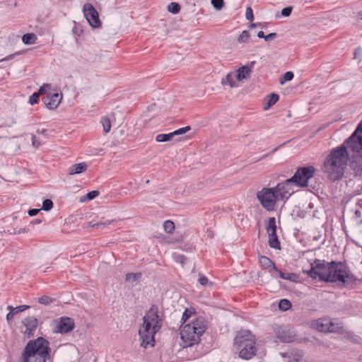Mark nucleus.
I'll use <instances>...</instances> for the list:
<instances>
[{
    "instance_id": "1",
    "label": "nucleus",
    "mask_w": 362,
    "mask_h": 362,
    "mask_svg": "<svg viewBox=\"0 0 362 362\" xmlns=\"http://www.w3.org/2000/svg\"><path fill=\"white\" fill-rule=\"evenodd\" d=\"M306 272L313 279L318 278L322 281L338 283L344 286L351 284L356 281L346 265L341 262H327L316 259L311 264V269Z\"/></svg>"
},
{
    "instance_id": "2",
    "label": "nucleus",
    "mask_w": 362,
    "mask_h": 362,
    "mask_svg": "<svg viewBox=\"0 0 362 362\" xmlns=\"http://www.w3.org/2000/svg\"><path fill=\"white\" fill-rule=\"evenodd\" d=\"M315 171L313 166L299 168L293 177L278 183L273 188L279 201L287 200L295 192V187H307L309 180L314 177Z\"/></svg>"
},
{
    "instance_id": "3",
    "label": "nucleus",
    "mask_w": 362,
    "mask_h": 362,
    "mask_svg": "<svg viewBox=\"0 0 362 362\" xmlns=\"http://www.w3.org/2000/svg\"><path fill=\"white\" fill-rule=\"evenodd\" d=\"M349 156L345 144L332 149L322 165V172L329 180L336 181L344 176Z\"/></svg>"
},
{
    "instance_id": "4",
    "label": "nucleus",
    "mask_w": 362,
    "mask_h": 362,
    "mask_svg": "<svg viewBox=\"0 0 362 362\" xmlns=\"http://www.w3.org/2000/svg\"><path fill=\"white\" fill-rule=\"evenodd\" d=\"M162 321V316L158 313V306L151 305L144 316L143 325L139 330L141 346L147 348L149 344L154 346L155 334L161 328Z\"/></svg>"
},
{
    "instance_id": "5",
    "label": "nucleus",
    "mask_w": 362,
    "mask_h": 362,
    "mask_svg": "<svg viewBox=\"0 0 362 362\" xmlns=\"http://www.w3.org/2000/svg\"><path fill=\"white\" fill-rule=\"evenodd\" d=\"M49 343L42 337L29 341L22 353V362H46L49 358Z\"/></svg>"
},
{
    "instance_id": "6",
    "label": "nucleus",
    "mask_w": 362,
    "mask_h": 362,
    "mask_svg": "<svg viewBox=\"0 0 362 362\" xmlns=\"http://www.w3.org/2000/svg\"><path fill=\"white\" fill-rule=\"evenodd\" d=\"M234 347L239 351L240 358L251 359L257 353L255 336L249 330H240L234 339Z\"/></svg>"
},
{
    "instance_id": "7",
    "label": "nucleus",
    "mask_w": 362,
    "mask_h": 362,
    "mask_svg": "<svg viewBox=\"0 0 362 362\" xmlns=\"http://www.w3.org/2000/svg\"><path fill=\"white\" fill-rule=\"evenodd\" d=\"M206 329V322L202 317H195L189 324L184 325L180 337L186 346L198 344L200 337Z\"/></svg>"
},
{
    "instance_id": "8",
    "label": "nucleus",
    "mask_w": 362,
    "mask_h": 362,
    "mask_svg": "<svg viewBox=\"0 0 362 362\" xmlns=\"http://www.w3.org/2000/svg\"><path fill=\"white\" fill-rule=\"evenodd\" d=\"M352 153L353 158H362V121L354 133L342 144Z\"/></svg>"
},
{
    "instance_id": "9",
    "label": "nucleus",
    "mask_w": 362,
    "mask_h": 362,
    "mask_svg": "<svg viewBox=\"0 0 362 362\" xmlns=\"http://www.w3.org/2000/svg\"><path fill=\"white\" fill-rule=\"evenodd\" d=\"M256 197L261 206L268 211L275 210L279 202L273 187H263L257 192Z\"/></svg>"
},
{
    "instance_id": "10",
    "label": "nucleus",
    "mask_w": 362,
    "mask_h": 362,
    "mask_svg": "<svg viewBox=\"0 0 362 362\" xmlns=\"http://www.w3.org/2000/svg\"><path fill=\"white\" fill-rule=\"evenodd\" d=\"M83 11L86 20L93 28H98L100 25L98 13L93 6L86 3L83 6Z\"/></svg>"
},
{
    "instance_id": "11",
    "label": "nucleus",
    "mask_w": 362,
    "mask_h": 362,
    "mask_svg": "<svg viewBox=\"0 0 362 362\" xmlns=\"http://www.w3.org/2000/svg\"><path fill=\"white\" fill-rule=\"evenodd\" d=\"M74 328V322L69 317H62L57 323L54 332L56 333L66 334Z\"/></svg>"
},
{
    "instance_id": "12",
    "label": "nucleus",
    "mask_w": 362,
    "mask_h": 362,
    "mask_svg": "<svg viewBox=\"0 0 362 362\" xmlns=\"http://www.w3.org/2000/svg\"><path fill=\"white\" fill-rule=\"evenodd\" d=\"M276 337L284 343H291L298 340L295 331L288 328L279 329L276 331Z\"/></svg>"
},
{
    "instance_id": "13",
    "label": "nucleus",
    "mask_w": 362,
    "mask_h": 362,
    "mask_svg": "<svg viewBox=\"0 0 362 362\" xmlns=\"http://www.w3.org/2000/svg\"><path fill=\"white\" fill-rule=\"evenodd\" d=\"M62 100V93H48L47 96L43 98V102L48 109L54 110L59 106Z\"/></svg>"
},
{
    "instance_id": "14",
    "label": "nucleus",
    "mask_w": 362,
    "mask_h": 362,
    "mask_svg": "<svg viewBox=\"0 0 362 362\" xmlns=\"http://www.w3.org/2000/svg\"><path fill=\"white\" fill-rule=\"evenodd\" d=\"M25 329L23 331L25 337L29 338L34 335L37 327V320L34 317H28L23 321Z\"/></svg>"
},
{
    "instance_id": "15",
    "label": "nucleus",
    "mask_w": 362,
    "mask_h": 362,
    "mask_svg": "<svg viewBox=\"0 0 362 362\" xmlns=\"http://www.w3.org/2000/svg\"><path fill=\"white\" fill-rule=\"evenodd\" d=\"M255 64V62H251L250 65H245L240 67L237 70V73L235 75V78L241 81L244 79H248L250 77V74L252 72V69L254 66V64Z\"/></svg>"
},
{
    "instance_id": "16",
    "label": "nucleus",
    "mask_w": 362,
    "mask_h": 362,
    "mask_svg": "<svg viewBox=\"0 0 362 362\" xmlns=\"http://www.w3.org/2000/svg\"><path fill=\"white\" fill-rule=\"evenodd\" d=\"M344 327L341 321L335 318H329L328 332H334L341 334H344Z\"/></svg>"
},
{
    "instance_id": "17",
    "label": "nucleus",
    "mask_w": 362,
    "mask_h": 362,
    "mask_svg": "<svg viewBox=\"0 0 362 362\" xmlns=\"http://www.w3.org/2000/svg\"><path fill=\"white\" fill-rule=\"evenodd\" d=\"M88 168V165L86 163H76L70 166L68 169V173L70 175H73L75 174H79L83 172H85Z\"/></svg>"
},
{
    "instance_id": "18",
    "label": "nucleus",
    "mask_w": 362,
    "mask_h": 362,
    "mask_svg": "<svg viewBox=\"0 0 362 362\" xmlns=\"http://www.w3.org/2000/svg\"><path fill=\"white\" fill-rule=\"evenodd\" d=\"M235 78V74L228 73L224 78H222L221 83L223 86H229L230 88H236L238 86V84L236 83Z\"/></svg>"
},
{
    "instance_id": "19",
    "label": "nucleus",
    "mask_w": 362,
    "mask_h": 362,
    "mask_svg": "<svg viewBox=\"0 0 362 362\" xmlns=\"http://www.w3.org/2000/svg\"><path fill=\"white\" fill-rule=\"evenodd\" d=\"M259 260L262 267L265 268H270L269 271L270 273H272V271H278V269L276 267L274 262L269 257L260 256Z\"/></svg>"
},
{
    "instance_id": "20",
    "label": "nucleus",
    "mask_w": 362,
    "mask_h": 362,
    "mask_svg": "<svg viewBox=\"0 0 362 362\" xmlns=\"http://www.w3.org/2000/svg\"><path fill=\"white\" fill-rule=\"evenodd\" d=\"M329 318H321L316 321L315 327L319 332H328Z\"/></svg>"
},
{
    "instance_id": "21",
    "label": "nucleus",
    "mask_w": 362,
    "mask_h": 362,
    "mask_svg": "<svg viewBox=\"0 0 362 362\" xmlns=\"http://www.w3.org/2000/svg\"><path fill=\"white\" fill-rule=\"evenodd\" d=\"M141 274L140 273H129L126 274L125 280L132 286H134L139 281Z\"/></svg>"
},
{
    "instance_id": "22",
    "label": "nucleus",
    "mask_w": 362,
    "mask_h": 362,
    "mask_svg": "<svg viewBox=\"0 0 362 362\" xmlns=\"http://www.w3.org/2000/svg\"><path fill=\"white\" fill-rule=\"evenodd\" d=\"M268 235L269 246L274 249H280V243L278 240L276 233H274V234L268 233Z\"/></svg>"
},
{
    "instance_id": "23",
    "label": "nucleus",
    "mask_w": 362,
    "mask_h": 362,
    "mask_svg": "<svg viewBox=\"0 0 362 362\" xmlns=\"http://www.w3.org/2000/svg\"><path fill=\"white\" fill-rule=\"evenodd\" d=\"M266 229L268 233L274 234V233H276V219L274 217L269 218Z\"/></svg>"
},
{
    "instance_id": "24",
    "label": "nucleus",
    "mask_w": 362,
    "mask_h": 362,
    "mask_svg": "<svg viewBox=\"0 0 362 362\" xmlns=\"http://www.w3.org/2000/svg\"><path fill=\"white\" fill-rule=\"evenodd\" d=\"M37 40V36L34 33H27L23 35L22 41L25 45H32Z\"/></svg>"
},
{
    "instance_id": "25",
    "label": "nucleus",
    "mask_w": 362,
    "mask_h": 362,
    "mask_svg": "<svg viewBox=\"0 0 362 362\" xmlns=\"http://www.w3.org/2000/svg\"><path fill=\"white\" fill-rule=\"evenodd\" d=\"M174 136L173 132L169 134H158L156 137V141L157 142H165L171 141L173 139Z\"/></svg>"
},
{
    "instance_id": "26",
    "label": "nucleus",
    "mask_w": 362,
    "mask_h": 362,
    "mask_svg": "<svg viewBox=\"0 0 362 362\" xmlns=\"http://www.w3.org/2000/svg\"><path fill=\"white\" fill-rule=\"evenodd\" d=\"M100 122L103 127V131L105 134L108 133L111 129V122L110 118L107 116L102 117Z\"/></svg>"
},
{
    "instance_id": "27",
    "label": "nucleus",
    "mask_w": 362,
    "mask_h": 362,
    "mask_svg": "<svg viewBox=\"0 0 362 362\" xmlns=\"http://www.w3.org/2000/svg\"><path fill=\"white\" fill-rule=\"evenodd\" d=\"M99 192L96 190H93L87 193L85 196H83L81 197L80 201L81 202L90 201L95 198L97 196H98Z\"/></svg>"
},
{
    "instance_id": "28",
    "label": "nucleus",
    "mask_w": 362,
    "mask_h": 362,
    "mask_svg": "<svg viewBox=\"0 0 362 362\" xmlns=\"http://www.w3.org/2000/svg\"><path fill=\"white\" fill-rule=\"evenodd\" d=\"M268 102H267V106L264 107V109H267L269 107L274 105L278 100H279V95L276 93H272L268 96Z\"/></svg>"
},
{
    "instance_id": "29",
    "label": "nucleus",
    "mask_w": 362,
    "mask_h": 362,
    "mask_svg": "<svg viewBox=\"0 0 362 362\" xmlns=\"http://www.w3.org/2000/svg\"><path fill=\"white\" fill-rule=\"evenodd\" d=\"M291 307V302L287 299H282L279 303V308L281 310L286 311Z\"/></svg>"
},
{
    "instance_id": "30",
    "label": "nucleus",
    "mask_w": 362,
    "mask_h": 362,
    "mask_svg": "<svg viewBox=\"0 0 362 362\" xmlns=\"http://www.w3.org/2000/svg\"><path fill=\"white\" fill-rule=\"evenodd\" d=\"M275 272L279 274V277L282 279H288L290 281H294V278H296V274H293V273L285 274L279 269H278V271H275Z\"/></svg>"
},
{
    "instance_id": "31",
    "label": "nucleus",
    "mask_w": 362,
    "mask_h": 362,
    "mask_svg": "<svg viewBox=\"0 0 362 362\" xmlns=\"http://www.w3.org/2000/svg\"><path fill=\"white\" fill-rule=\"evenodd\" d=\"M250 38V33L247 30H244L238 37V42L240 43H246L248 42Z\"/></svg>"
},
{
    "instance_id": "32",
    "label": "nucleus",
    "mask_w": 362,
    "mask_h": 362,
    "mask_svg": "<svg viewBox=\"0 0 362 362\" xmlns=\"http://www.w3.org/2000/svg\"><path fill=\"white\" fill-rule=\"evenodd\" d=\"M163 228L168 233H171L175 229V224L171 221H165L163 223Z\"/></svg>"
},
{
    "instance_id": "33",
    "label": "nucleus",
    "mask_w": 362,
    "mask_h": 362,
    "mask_svg": "<svg viewBox=\"0 0 362 362\" xmlns=\"http://www.w3.org/2000/svg\"><path fill=\"white\" fill-rule=\"evenodd\" d=\"M29 308H30V306L29 305H19V306H17L16 308H13L11 305H8L7 307V309L9 310H11V311H14V313L16 314H18V313L23 312V311L28 309Z\"/></svg>"
},
{
    "instance_id": "34",
    "label": "nucleus",
    "mask_w": 362,
    "mask_h": 362,
    "mask_svg": "<svg viewBox=\"0 0 362 362\" xmlns=\"http://www.w3.org/2000/svg\"><path fill=\"white\" fill-rule=\"evenodd\" d=\"M168 9L169 12L175 14L180 11V6L179 4L176 2H172L168 5Z\"/></svg>"
},
{
    "instance_id": "35",
    "label": "nucleus",
    "mask_w": 362,
    "mask_h": 362,
    "mask_svg": "<svg viewBox=\"0 0 362 362\" xmlns=\"http://www.w3.org/2000/svg\"><path fill=\"white\" fill-rule=\"evenodd\" d=\"M194 313L193 308H187L182 314V320L185 322Z\"/></svg>"
},
{
    "instance_id": "36",
    "label": "nucleus",
    "mask_w": 362,
    "mask_h": 362,
    "mask_svg": "<svg viewBox=\"0 0 362 362\" xmlns=\"http://www.w3.org/2000/svg\"><path fill=\"white\" fill-rule=\"evenodd\" d=\"M53 207V202L51 199H47L43 201L42 206V210L44 211H49Z\"/></svg>"
},
{
    "instance_id": "37",
    "label": "nucleus",
    "mask_w": 362,
    "mask_h": 362,
    "mask_svg": "<svg viewBox=\"0 0 362 362\" xmlns=\"http://www.w3.org/2000/svg\"><path fill=\"white\" fill-rule=\"evenodd\" d=\"M53 298L47 296H43L38 299V303L45 305H49L53 302Z\"/></svg>"
},
{
    "instance_id": "38",
    "label": "nucleus",
    "mask_w": 362,
    "mask_h": 362,
    "mask_svg": "<svg viewBox=\"0 0 362 362\" xmlns=\"http://www.w3.org/2000/svg\"><path fill=\"white\" fill-rule=\"evenodd\" d=\"M52 86L49 83L43 84L39 89L37 93L38 95H44L48 93L51 90Z\"/></svg>"
},
{
    "instance_id": "39",
    "label": "nucleus",
    "mask_w": 362,
    "mask_h": 362,
    "mask_svg": "<svg viewBox=\"0 0 362 362\" xmlns=\"http://www.w3.org/2000/svg\"><path fill=\"white\" fill-rule=\"evenodd\" d=\"M211 3L212 6L218 11L223 8L224 6V1L223 0H211Z\"/></svg>"
},
{
    "instance_id": "40",
    "label": "nucleus",
    "mask_w": 362,
    "mask_h": 362,
    "mask_svg": "<svg viewBox=\"0 0 362 362\" xmlns=\"http://www.w3.org/2000/svg\"><path fill=\"white\" fill-rule=\"evenodd\" d=\"M293 73L291 71H287L286 72L283 78L280 80V83L283 84L286 81H291L293 78Z\"/></svg>"
},
{
    "instance_id": "41",
    "label": "nucleus",
    "mask_w": 362,
    "mask_h": 362,
    "mask_svg": "<svg viewBox=\"0 0 362 362\" xmlns=\"http://www.w3.org/2000/svg\"><path fill=\"white\" fill-rule=\"evenodd\" d=\"M190 129H191V127L189 126H187V127L180 128L177 130L173 132V136H175L184 134L187 133V132H189Z\"/></svg>"
},
{
    "instance_id": "42",
    "label": "nucleus",
    "mask_w": 362,
    "mask_h": 362,
    "mask_svg": "<svg viewBox=\"0 0 362 362\" xmlns=\"http://www.w3.org/2000/svg\"><path fill=\"white\" fill-rule=\"evenodd\" d=\"M39 98H40V95H38L37 93H34L30 97V99H29V103L31 104V105H34V104H36L38 103V100H39Z\"/></svg>"
},
{
    "instance_id": "43",
    "label": "nucleus",
    "mask_w": 362,
    "mask_h": 362,
    "mask_svg": "<svg viewBox=\"0 0 362 362\" xmlns=\"http://www.w3.org/2000/svg\"><path fill=\"white\" fill-rule=\"evenodd\" d=\"M174 258L177 262L182 264H184L187 261V258L182 255H174Z\"/></svg>"
},
{
    "instance_id": "44",
    "label": "nucleus",
    "mask_w": 362,
    "mask_h": 362,
    "mask_svg": "<svg viewBox=\"0 0 362 362\" xmlns=\"http://www.w3.org/2000/svg\"><path fill=\"white\" fill-rule=\"evenodd\" d=\"M292 6H287L281 10V15L285 17H288L291 15L292 11Z\"/></svg>"
},
{
    "instance_id": "45",
    "label": "nucleus",
    "mask_w": 362,
    "mask_h": 362,
    "mask_svg": "<svg viewBox=\"0 0 362 362\" xmlns=\"http://www.w3.org/2000/svg\"><path fill=\"white\" fill-rule=\"evenodd\" d=\"M245 17L249 21H252L254 18L253 11L250 7H247L245 11Z\"/></svg>"
},
{
    "instance_id": "46",
    "label": "nucleus",
    "mask_w": 362,
    "mask_h": 362,
    "mask_svg": "<svg viewBox=\"0 0 362 362\" xmlns=\"http://www.w3.org/2000/svg\"><path fill=\"white\" fill-rule=\"evenodd\" d=\"M198 281L202 286H205L208 283V279L204 275L199 274Z\"/></svg>"
},
{
    "instance_id": "47",
    "label": "nucleus",
    "mask_w": 362,
    "mask_h": 362,
    "mask_svg": "<svg viewBox=\"0 0 362 362\" xmlns=\"http://www.w3.org/2000/svg\"><path fill=\"white\" fill-rule=\"evenodd\" d=\"M114 221H108L107 222H97V228L103 229L105 226L113 223Z\"/></svg>"
},
{
    "instance_id": "48",
    "label": "nucleus",
    "mask_w": 362,
    "mask_h": 362,
    "mask_svg": "<svg viewBox=\"0 0 362 362\" xmlns=\"http://www.w3.org/2000/svg\"><path fill=\"white\" fill-rule=\"evenodd\" d=\"M276 37V33H272L264 36V40L265 41H270L274 40Z\"/></svg>"
},
{
    "instance_id": "49",
    "label": "nucleus",
    "mask_w": 362,
    "mask_h": 362,
    "mask_svg": "<svg viewBox=\"0 0 362 362\" xmlns=\"http://www.w3.org/2000/svg\"><path fill=\"white\" fill-rule=\"evenodd\" d=\"M32 144L35 148H37L40 145V142L37 139L35 135L32 136Z\"/></svg>"
},
{
    "instance_id": "50",
    "label": "nucleus",
    "mask_w": 362,
    "mask_h": 362,
    "mask_svg": "<svg viewBox=\"0 0 362 362\" xmlns=\"http://www.w3.org/2000/svg\"><path fill=\"white\" fill-rule=\"evenodd\" d=\"M40 210L41 209H32L28 210V214L30 216H36L40 212Z\"/></svg>"
},
{
    "instance_id": "51",
    "label": "nucleus",
    "mask_w": 362,
    "mask_h": 362,
    "mask_svg": "<svg viewBox=\"0 0 362 362\" xmlns=\"http://www.w3.org/2000/svg\"><path fill=\"white\" fill-rule=\"evenodd\" d=\"M19 54V52H16L14 54H11L6 57H4V59H2L1 60H0V62H3V61H8V60H11L12 59L14 58L15 56Z\"/></svg>"
},
{
    "instance_id": "52",
    "label": "nucleus",
    "mask_w": 362,
    "mask_h": 362,
    "mask_svg": "<svg viewBox=\"0 0 362 362\" xmlns=\"http://www.w3.org/2000/svg\"><path fill=\"white\" fill-rule=\"evenodd\" d=\"M14 315H16V313H14V311H11V310H10V312L7 314L6 320H7L8 323H10V322L13 319Z\"/></svg>"
},
{
    "instance_id": "53",
    "label": "nucleus",
    "mask_w": 362,
    "mask_h": 362,
    "mask_svg": "<svg viewBox=\"0 0 362 362\" xmlns=\"http://www.w3.org/2000/svg\"><path fill=\"white\" fill-rule=\"evenodd\" d=\"M72 31L73 33L76 35V36H80L81 33V30H80L77 25H75L73 29H72Z\"/></svg>"
},
{
    "instance_id": "54",
    "label": "nucleus",
    "mask_w": 362,
    "mask_h": 362,
    "mask_svg": "<svg viewBox=\"0 0 362 362\" xmlns=\"http://www.w3.org/2000/svg\"><path fill=\"white\" fill-rule=\"evenodd\" d=\"M362 54V49L359 47L354 52V58H356L358 54Z\"/></svg>"
},
{
    "instance_id": "55",
    "label": "nucleus",
    "mask_w": 362,
    "mask_h": 362,
    "mask_svg": "<svg viewBox=\"0 0 362 362\" xmlns=\"http://www.w3.org/2000/svg\"><path fill=\"white\" fill-rule=\"evenodd\" d=\"M88 226L91 228H97V222H95L94 221H90L88 223Z\"/></svg>"
},
{
    "instance_id": "56",
    "label": "nucleus",
    "mask_w": 362,
    "mask_h": 362,
    "mask_svg": "<svg viewBox=\"0 0 362 362\" xmlns=\"http://www.w3.org/2000/svg\"><path fill=\"white\" fill-rule=\"evenodd\" d=\"M257 37H259V38H264V36H265V35H264V32H263V31H262V30H261V31H259V32L257 33Z\"/></svg>"
},
{
    "instance_id": "57",
    "label": "nucleus",
    "mask_w": 362,
    "mask_h": 362,
    "mask_svg": "<svg viewBox=\"0 0 362 362\" xmlns=\"http://www.w3.org/2000/svg\"><path fill=\"white\" fill-rule=\"evenodd\" d=\"M8 233L10 234V235H15V234H17L18 233V231L16 230L15 229H13V230H8Z\"/></svg>"
},
{
    "instance_id": "58",
    "label": "nucleus",
    "mask_w": 362,
    "mask_h": 362,
    "mask_svg": "<svg viewBox=\"0 0 362 362\" xmlns=\"http://www.w3.org/2000/svg\"><path fill=\"white\" fill-rule=\"evenodd\" d=\"M27 231H28V230L26 228H22V229H20L19 230H18V233H26Z\"/></svg>"
},
{
    "instance_id": "59",
    "label": "nucleus",
    "mask_w": 362,
    "mask_h": 362,
    "mask_svg": "<svg viewBox=\"0 0 362 362\" xmlns=\"http://www.w3.org/2000/svg\"><path fill=\"white\" fill-rule=\"evenodd\" d=\"M357 17H358L359 19L362 20V11L358 13V14H357Z\"/></svg>"
},
{
    "instance_id": "60",
    "label": "nucleus",
    "mask_w": 362,
    "mask_h": 362,
    "mask_svg": "<svg viewBox=\"0 0 362 362\" xmlns=\"http://www.w3.org/2000/svg\"><path fill=\"white\" fill-rule=\"evenodd\" d=\"M257 25L256 23H252L250 25V28H255V26Z\"/></svg>"
},
{
    "instance_id": "61",
    "label": "nucleus",
    "mask_w": 362,
    "mask_h": 362,
    "mask_svg": "<svg viewBox=\"0 0 362 362\" xmlns=\"http://www.w3.org/2000/svg\"><path fill=\"white\" fill-rule=\"evenodd\" d=\"M45 131H46L45 129H42L41 131L37 130V133L43 134V133H45Z\"/></svg>"
},
{
    "instance_id": "62",
    "label": "nucleus",
    "mask_w": 362,
    "mask_h": 362,
    "mask_svg": "<svg viewBox=\"0 0 362 362\" xmlns=\"http://www.w3.org/2000/svg\"><path fill=\"white\" fill-rule=\"evenodd\" d=\"M41 223V220H40V219L35 220V223Z\"/></svg>"
},
{
    "instance_id": "63",
    "label": "nucleus",
    "mask_w": 362,
    "mask_h": 362,
    "mask_svg": "<svg viewBox=\"0 0 362 362\" xmlns=\"http://www.w3.org/2000/svg\"><path fill=\"white\" fill-rule=\"evenodd\" d=\"M267 156H268V154L263 156L261 158V159H263V158H266Z\"/></svg>"
}]
</instances>
